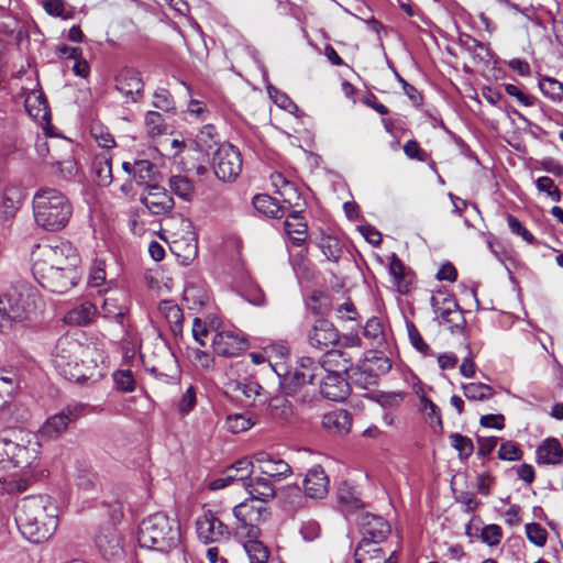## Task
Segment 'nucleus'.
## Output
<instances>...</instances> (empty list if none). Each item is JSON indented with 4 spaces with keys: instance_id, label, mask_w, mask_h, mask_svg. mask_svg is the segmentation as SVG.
<instances>
[{
    "instance_id": "f257e3e1",
    "label": "nucleus",
    "mask_w": 563,
    "mask_h": 563,
    "mask_svg": "<svg viewBox=\"0 0 563 563\" xmlns=\"http://www.w3.org/2000/svg\"><path fill=\"white\" fill-rule=\"evenodd\" d=\"M32 272L38 284L55 294H64L79 280L80 257L69 242L38 244L32 251Z\"/></svg>"
},
{
    "instance_id": "f03ea898",
    "label": "nucleus",
    "mask_w": 563,
    "mask_h": 563,
    "mask_svg": "<svg viewBox=\"0 0 563 563\" xmlns=\"http://www.w3.org/2000/svg\"><path fill=\"white\" fill-rule=\"evenodd\" d=\"M15 521L25 539L41 543L55 533L58 508L48 496H29L16 506Z\"/></svg>"
},
{
    "instance_id": "7ed1b4c3",
    "label": "nucleus",
    "mask_w": 563,
    "mask_h": 563,
    "mask_svg": "<svg viewBox=\"0 0 563 563\" xmlns=\"http://www.w3.org/2000/svg\"><path fill=\"white\" fill-rule=\"evenodd\" d=\"M181 540L179 521L165 512L153 514L141 521L137 542L141 548L167 553Z\"/></svg>"
},
{
    "instance_id": "20e7f679",
    "label": "nucleus",
    "mask_w": 563,
    "mask_h": 563,
    "mask_svg": "<svg viewBox=\"0 0 563 563\" xmlns=\"http://www.w3.org/2000/svg\"><path fill=\"white\" fill-rule=\"evenodd\" d=\"M32 207L35 223L45 231L64 229L73 216L69 199L55 188L38 189L33 197Z\"/></svg>"
},
{
    "instance_id": "39448f33",
    "label": "nucleus",
    "mask_w": 563,
    "mask_h": 563,
    "mask_svg": "<svg viewBox=\"0 0 563 563\" xmlns=\"http://www.w3.org/2000/svg\"><path fill=\"white\" fill-rule=\"evenodd\" d=\"M40 449L32 434L13 431L0 435V467L32 471L40 464Z\"/></svg>"
},
{
    "instance_id": "423d86ee",
    "label": "nucleus",
    "mask_w": 563,
    "mask_h": 563,
    "mask_svg": "<svg viewBox=\"0 0 563 563\" xmlns=\"http://www.w3.org/2000/svg\"><path fill=\"white\" fill-rule=\"evenodd\" d=\"M90 352L78 340L64 335L58 339L52 353L56 371L66 379L81 383L92 376V367L82 358Z\"/></svg>"
},
{
    "instance_id": "0eeeda50",
    "label": "nucleus",
    "mask_w": 563,
    "mask_h": 563,
    "mask_svg": "<svg viewBox=\"0 0 563 563\" xmlns=\"http://www.w3.org/2000/svg\"><path fill=\"white\" fill-rule=\"evenodd\" d=\"M351 356L344 351L332 350L325 354L324 360L320 363L324 367V373L319 375V389L320 394L332 401H342L350 394V385L346 377H349V363Z\"/></svg>"
},
{
    "instance_id": "6e6552de",
    "label": "nucleus",
    "mask_w": 563,
    "mask_h": 563,
    "mask_svg": "<svg viewBox=\"0 0 563 563\" xmlns=\"http://www.w3.org/2000/svg\"><path fill=\"white\" fill-rule=\"evenodd\" d=\"M36 296L30 291H10L0 297V332L10 333L36 316Z\"/></svg>"
},
{
    "instance_id": "1a4fd4ad",
    "label": "nucleus",
    "mask_w": 563,
    "mask_h": 563,
    "mask_svg": "<svg viewBox=\"0 0 563 563\" xmlns=\"http://www.w3.org/2000/svg\"><path fill=\"white\" fill-rule=\"evenodd\" d=\"M254 501L255 500L247 498L239 505L234 506L232 509L236 521L233 528L234 536L236 538L261 537L260 525L269 518L271 511L263 505H254Z\"/></svg>"
},
{
    "instance_id": "9d476101",
    "label": "nucleus",
    "mask_w": 563,
    "mask_h": 563,
    "mask_svg": "<svg viewBox=\"0 0 563 563\" xmlns=\"http://www.w3.org/2000/svg\"><path fill=\"white\" fill-rule=\"evenodd\" d=\"M225 511L221 508H205L196 519V533L205 544L227 543L234 531L223 521Z\"/></svg>"
},
{
    "instance_id": "9b49d317",
    "label": "nucleus",
    "mask_w": 563,
    "mask_h": 563,
    "mask_svg": "<svg viewBox=\"0 0 563 563\" xmlns=\"http://www.w3.org/2000/svg\"><path fill=\"white\" fill-rule=\"evenodd\" d=\"M324 373V367L311 357H300L297 366L283 375L280 387L286 395L300 393L307 385H314L319 375Z\"/></svg>"
},
{
    "instance_id": "f8f14e48",
    "label": "nucleus",
    "mask_w": 563,
    "mask_h": 563,
    "mask_svg": "<svg viewBox=\"0 0 563 563\" xmlns=\"http://www.w3.org/2000/svg\"><path fill=\"white\" fill-rule=\"evenodd\" d=\"M214 175L222 181H234L242 170V156L231 143L218 146L212 157Z\"/></svg>"
},
{
    "instance_id": "ddd939ff",
    "label": "nucleus",
    "mask_w": 563,
    "mask_h": 563,
    "mask_svg": "<svg viewBox=\"0 0 563 563\" xmlns=\"http://www.w3.org/2000/svg\"><path fill=\"white\" fill-rule=\"evenodd\" d=\"M88 412H90V407L88 405L79 402L70 404L60 412L49 417L42 426L41 433L45 438L56 439L66 431L71 422Z\"/></svg>"
},
{
    "instance_id": "4468645a",
    "label": "nucleus",
    "mask_w": 563,
    "mask_h": 563,
    "mask_svg": "<svg viewBox=\"0 0 563 563\" xmlns=\"http://www.w3.org/2000/svg\"><path fill=\"white\" fill-rule=\"evenodd\" d=\"M27 81V85L22 86L25 110L35 121L47 123L51 118L49 108L44 92L40 88L36 71H32V77H29Z\"/></svg>"
},
{
    "instance_id": "2eb2a0df",
    "label": "nucleus",
    "mask_w": 563,
    "mask_h": 563,
    "mask_svg": "<svg viewBox=\"0 0 563 563\" xmlns=\"http://www.w3.org/2000/svg\"><path fill=\"white\" fill-rule=\"evenodd\" d=\"M180 232L174 233L170 249L180 258L183 264L191 263L198 254V240L194 232V225L189 219L178 218Z\"/></svg>"
},
{
    "instance_id": "dca6fc26",
    "label": "nucleus",
    "mask_w": 563,
    "mask_h": 563,
    "mask_svg": "<svg viewBox=\"0 0 563 563\" xmlns=\"http://www.w3.org/2000/svg\"><path fill=\"white\" fill-rule=\"evenodd\" d=\"M253 459L255 470H257L261 475L275 483L284 481L292 474L291 466L285 460L276 455L258 452L253 455Z\"/></svg>"
},
{
    "instance_id": "f3484780",
    "label": "nucleus",
    "mask_w": 563,
    "mask_h": 563,
    "mask_svg": "<svg viewBox=\"0 0 563 563\" xmlns=\"http://www.w3.org/2000/svg\"><path fill=\"white\" fill-rule=\"evenodd\" d=\"M212 347L216 354L231 357L247 349V341L239 330H222L212 338Z\"/></svg>"
},
{
    "instance_id": "a211bd4d",
    "label": "nucleus",
    "mask_w": 563,
    "mask_h": 563,
    "mask_svg": "<svg viewBox=\"0 0 563 563\" xmlns=\"http://www.w3.org/2000/svg\"><path fill=\"white\" fill-rule=\"evenodd\" d=\"M358 526L362 536L360 542L380 544L390 533L389 523L383 517L372 514L362 515Z\"/></svg>"
},
{
    "instance_id": "6ab92c4d",
    "label": "nucleus",
    "mask_w": 563,
    "mask_h": 563,
    "mask_svg": "<svg viewBox=\"0 0 563 563\" xmlns=\"http://www.w3.org/2000/svg\"><path fill=\"white\" fill-rule=\"evenodd\" d=\"M141 202L155 216L168 213L175 205L167 190L155 184L146 187V194L141 197Z\"/></svg>"
},
{
    "instance_id": "aec40b11",
    "label": "nucleus",
    "mask_w": 563,
    "mask_h": 563,
    "mask_svg": "<svg viewBox=\"0 0 563 563\" xmlns=\"http://www.w3.org/2000/svg\"><path fill=\"white\" fill-rule=\"evenodd\" d=\"M431 303L434 312L440 318L441 323L448 324L452 332L463 328L465 322L464 316L457 302L453 298H444L442 306H440L438 298L432 297Z\"/></svg>"
},
{
    "instance_id": "412c9836",
    "label": "nucleus",
    "mask_w": 563,
    "mask_h": 563,
    "mask_svg": "<svg viewBox=\"0 0 563 563\" xmlns=\"http://www.w3.org/2000/svg\"><path fill=\"white\" fill-rule=\"evenodd\" d=\"M311 346L319 350H327L340 342V334L335 327L325 319H319L308 333Z\"/></svg>"
},
{
    "instance_id": "4be33fe9",
    "label": "nucleus",
    "mask_w": 563,
    "mask_h": 563,
    "mask_svg": "<svg viewBox=\"0 0 563 563\" xmlns=\"http://www.w3.org/2000/svg\"><path fill=\"white\" fill-rule=\"evenodd\" d=\"M115 89L125 102H136L143 91V81L134 69H122L115 77Z\"/></svg>"
},
{
    "instance_id": "5701e85b",
    "label": "nucleus",
    "mask_w": 563,
    "mask_h": 563,
    "mask_svg": "<svg viewBox=\"0 0 563 563\" xmlns=\"http://www.w3.org/2000/svg\"><path fill=\"white\" fill-rule=\"evenodd\" d=\"M306 496L312 499H322L329 492V477L324 470L317 465L311 467L303 479Z\"/></svg>"
},
{
    "instance_id": "b1692460",
    "label": "nucleus",
    "mask_w": 563,
    "mask_h": 563,
    "mask_svg": "<svg viewBox=\"0 0 563 563\" xmlns=\"http://www.w3.org/2000/svg\"><path fill=\"white\" fill-rule=\"evenodd\" d=\"M110 291L111 294L102 300L101 313L103 318L121 322L129 310L128 294L117 288Z\"/></svg>"
},
{
    "instance_id": "393cba45",
    "label": "nucleus",
    "mask_w": 563,
    "mask_h": 563,
    "mask_svg": "<svg viewBox=\"0 0 563 563\" xmlns=\"http://www.w3.org/2000/svg\"><path fill=\"white\" fill-rule=\"evenodd\" d=\"M96 545L106 559L118 556L122 552L121 537L114 527H106L96 536Z\"/></svg>"
},
{
    "instance_id": "a878e982",
    "label": "nucleus",
    "mask_w": 563,
    "mask_h": 563,
    "mask_svg": "<svg viewBox=\"0 0 563 563\" xmlns=\"http://www.w3.org/2000/svg\"><path fill=\"white\" fill-rule=\"evenodd\" d=\"M244 488L255 501L267 503L276 496L275 482L263 475L250 477L244 482Z\"/></svg>"
},
{
    "instance_id": "bb28decb",
    "label": "nucleus",
    "mask_w": 563,
    "mask_h": 563,
    "mask_svg": "<svg viewBox=\"0 0 563 563\" xmlns=\"http://www.w3.org/2000/svg\"><path fill=\"white\" fill-rule=\"evenodd\" d=\"M23 199L24 192L20 186H7L3 190L0 205V220L5 222L14 218Z\"/></svg>"
},
{
    "instance_id": "cd10ccee",
    "label": "nucleus",
    "mask_w": 563,
    "mask_h": 563,
    "mask_svg": "<svg viewBox=\"0 0 563 563\" xmlns=\"http://www.w3.org/2000/svg\"><path fill=\"white\" fill-rule=\"evenodd\" d=\"M536 462L539 465H559L563 462V446L555 438L544 439L536 450Z\"/></svg>"
},
{
    "instance_id": "c85d7f7f",
    "label": "nucleus",
    "mask_w": 563,
    "mask_h": 563,
    "mask_svg": "<svg viewBox=\"0 0 563 563\" xmlns=\"http://www.w3.org/2000/svg\"><path fill=\"white\" fill-rule=\"evenodd\" d=\"M322 427L332 434H347L352 427V417L347 410L338 409L322 417Z\"/></svg>"
},
{
    "instance_id": "c756f323",
    "label": "nucleus",
    "mask_w": 563,
    "mask_h": 563,
    "mask_svg": "<svg viewBox=\"0 0 563 563\" xmlns=\"http://www.w3.org/2000/svg\"><path fill=\"white\" fill-rule=\"evenodd\" d=\"M462 52L467 53L474 62H488L493 53L488 44L479 42L476 37H451Z\"/></svg>"
},
{
    "instance_id": "7c9ffc66",
    "label": "nucleus",
    "mask_w": 563,
    "mask_h": 563,
    "mask_svg": "<svg viewBox=\"0 0 563 563\" xmlns=\"http://www.w3.org/2000/svg\"><path fill=\"white\" fill-rule=\"evenodd\" d=\"M158 313L163 317L174 335H178L183 331L184 314L180 307L173 300H162L158 305Z\"/></svg>"
},
{
    "instance_id": "2f4dec72",
    "label": "nucleus",
    "mask_w": 563,
    "mask_h": 563,
    "mask_svg": "<svg viewBox=\"0 0 563 563\" xmlns=\"http://www.w3.org/2000/svg\"><path fill=\"white\" fill-rule=\"evenodd\" d=\"M389 560L379 544L358 542L354 551L355 563H387Z\"/></svg>"
},
{
    "instance_id": "473e14b6",
    "label": "nucleus",
    "mask_w": 563,
    "mask_h": 563,
    "mask_svg": "<svg viewBox=\"0 0 563 563\" xmlns=\"http://www.w3.org/2000/svg\"><path fill=\"white\" fill-rule=\"evenodd\" d=\"M88 285L96 288L99 294H107L115 287L114 279H107L106 264L103 261H96L90 268Z\"/></svg>"
},
{
    "instance_id": "72a5a7b5",
    "label": "nucleus",
    "mask_w": 563,
    "mask_h": 563,
    "mask_svg": "<svg viewBox=\"0 0 563 563\" xmlns=\"http://www.w3.org/2000/svg\"><path fill=\"white\" fill-rule=\"evenodd\" d=\"M20 386V377L12 369H0V408H3L13 397Z\"/></svg>"
},
{
    "instance_id": "f704fd0d",
    "label": "nucleus",
    "mask_w": 563,
    "mask_h": 563,
    "mask_svg": "<svg viewBox=\"0 0 563 563\" xmlns=\"http://www.w3.org/2000/svg\"><path fill=\"white\" fill-rule=\"evenodd\" d=\"M242 541L243 549L249 558L250 563H266L269 556V551L260 538L243 537L239 538Z\"/></svg>"
},
{
    "instance_id": "c9c22d12",
    "label": "nucleus",
    "mask_w": 563,
    "mask_h": 563,
    "mask_svg": "<svg viewBox=\"0 0 563 563\" xmlns=\"http://www.w3.org/2000/svg\"><path fill=\"white\" fill-rule=\"evenodd\" d=\"M97 310L93 303L85 301L70 309L64 317L66 323L71 325H85L91 321Z\"/></svg>"
},
{
    "instance_id": "e433bc0d",
    "label": "nucleus",
    "mask_w": 563,
    "mask_h": 563,
    "mask_svg": "<svg viewBox=\"0 0 563 563\" xmlns=\"http://www.w3.org/2000/svg\"><path fill=\"white\" fill-rule=\"evenodd\" d=\"M253 206L258 212L271 218L277 219L284 216L282 206L268 195H256L253 198Z\"/></svg>"
},
{
    "instance_id": "4c0bfd02",
    "label": "nucleus",
    "mask_w": 563,
    "mask_h": 563,
    "mask_svg": "<svg viewBox=\"0 0 563 563\" xmlns=\"http://www.w3.org/2000/svg\"><path fill=\"white\" fill-rule=\"evenodd\" d=\"M92 173L99 186H109L112 183L111 159L107 155H99L92 164Z\"/></svg>"
},
{
    "instance_id": "58836bf2",
    "label": "nucleus",
    "mask_w": 563,
    "mask_h": 563,
    "mask_svg": "<svg viewBox=\"0 0 563 563\" xmlns=\"http://www.w3.org/2000/svg\"><path fill=\"white\" fill-rule=\"evenodd\" d=\"M169 187L173 194L186 201L191 200L195 195L194 183L186 176H172L169 178Z\"/></svg>"
},
{
    "instance_id": "ea45409f",
    "label": "nucleus",
    "mask_w": 563,
    "mask_h": 563,
    "mask_svg": "<svg viewBox=\"0 0 563 563\" xmlns=\"http://www.w3.org/2000/svg\"><path fill=\"white\" fill-rule=\"evenodd\" d=\"M364 371H369L373 376H380L389 372L391 363L384 353H373L363 361Z\"/></svg>"
},
{
    "instance_id": "a19ab883",
    "label": "nucleus",
    "mask_w": 563,
    "mask_h": 563,
    "mask_svg": "<svg viewBox=\"0 0 563 563\" xmlns=\"http://www.w3.org/2000/svg\"><path fill=\"white\" fill-rule=\"evenodd\" d=\"M285 230L297 245H301L307 235V224L302 222V218L298 214L287 217L285 220Z\"/></svg>"
},
{
    "instance_id": "79ce46f5",
    "label": "nucleus",
    "mask_w": 563,
    "mask_h": 563,
    "mask_svg": "<svg viewBox=\"0 0 563 563\" xmlns=\"http://www.w3.org/2000/svg\"><path fill=\"white\" fill-rule=\"evenodd\" d=\"M462 389L468 400L483 401L494 396L493 387L483 383L463 384Z\"/></svg>"
},
{
    "instance_id": "37998d69",
    "label": "nucleus",
    "mask_w": 563,
    "mask_h": 563,
    "mask_svg": "<svg viewBox=\"0 0 563 563\" xmlns=\"http://www.w3.org/2000/svg\"><path fill=\"white\" fill-rule=\"evenodd\" d=\"M156 169L154 164L147 159H139L134 162L133 178L141 185H152L151 181L155 180Z\"/></svg>"
},
{
    "instance_id": "c03bdc74",
    "label": "nucleus",
    "mask_w": 563,
    "mask_h": 563,
    "mask_svg": "<svg viewBox=\"0 0 563 563\" xmlns=\"http://www.w3.org/2000/svg\"><path fill=\"white\" fill-rule=\"evenodd\" d=\"M219 135L217 129L212 124H206L201 128L196 136V144L202 152H209L218 144Z\"/></svg>"
},
{
    "instance_id": "a18cd8bd",
    "label": "nucleus",
    "mask_w": 563,
    "mask_h": 563,
    "mask_svg": "<svg viewBox=\"0 0 563 563\" xmlns=\"http://www.w3.org/2000/svg\"><path fill=\"white\" fill-rule=\"evenodd\" d=\"M541 92L554 102L563 101V84L551 77H542L539 80Z\"/></svg>"
},
{
    "instance_id": "49530a36",
    "label": "nucleus",
    "mask_w": 563,
    "mask_h": 563,
    "mask_svg": "<svg viewBox=\"0 0 563 563\" xmlns=\"http://www.w3.org/2000/svg\"><path fill=\"white\" fill-rule=\"evenodd\" d=\"M255 470L254 459H241L232 464L227 471H232V476L235 482H240L244 487V482H247L251 477V474Z\"/></svg>"
},
{
    "instance_id": "de8ad7c7",
    "label": "nucleus",
    "mask_w": 563,
    "mask_h": 563,
    "mask_svg": "<svg viewBox=\"0 0 563 563\" xmlns=\"http://www.w3.org/2000/svg\"><path fill=\"white\" fill-rule=\"evenodd\" d=\"M238 389L244 395L249 405L256 406L257 404H264L266 401L264 389L256 382L240 384Z\"/></svg>"
},
{
    "instance_id": "09e8293b",
    "label": "nucleus",
    "mask_w": 563,
    "mask_h": 563,
    "mask_svg": "<svg viewBox=\"0 0 563 563\" xmlns=\"http://www.w3.org/2000/svg\"><path fill=\"white\" fill-rule=\"evenodd\" d=\"M30 485V477L23 476H11L8 478H4L3 481H0V493L1 494H18L26 490V488Z\"/></svg>"
},
{
    "instance_id": "8fccbe9b",
    "label": "nucleus",
    "mask_w": 563,
    "mask_h": 563,
    "mask_svg": "<svg viewBox=\"0 0 563 563\" xmlns=\"http://www.w3.org/2000/svg\"><path fill=\"white\" fill-rule=\"evenodd\" d=\"M378 377L379 376H373V373L369 371H364L363 362L357 366H353L351 362L349 363V378L363 387L374 385Z\"/></svg>"
},
{
    "instance_id": "3c124183",
    "label": "nucleus",
    "mask_w": 563,
    "mask_h": 563,
    "mask_svg": "<svg viewBox=\"0 0 563 563\" xmlns=\"http://www.w3.org/2000/svg\"><path fill=\"white\" fill-rule=\"evenodd\" d=\"M451 445L459 452L462 460L468 459L473 451L474 444L472 440L461 433H452L450 435Z\"/></svg>"
},
{
    "instance_id": "603ef678",
    "label": "nucleus",
    "mask_w": 563,
    "mask_h": 563,
    "mask_svg": "<svg viewBox=\"0 0 563 563\" xmlns=\"http://www.w3.org/2000/svg\"><path fill=\"white\" fill-rule=\"evenodd\" d=\"M254 422L243 413L230 415L227 418L225 427L231 433H240L250 430Z\"/></svg>"
},
{
    "instance_id": "864d4df0",
    "label": "nucleus",
    "mask_w": 563,
    "mask_h": 563,
    "mask_svg": "<svg viewBox=\"0 0 563 563\" xmlns=\"http://www.w3.org/2000/svg\"><path fill=\"white\" fill-rule=\"evenodd\" d=\"M364 336L371 344H380L384 341L383 325L377 318L367 320L363 328Z\"/></svg>"
},
{
    "instance_id": "5fc2aeb1",
    "label": "nucleus",
    "mask_w": 563,
    "mask_h": 563,
    "mask_svg": "<svg viewBox=\"0 0 563 563\" xmlns=\"http://www.w3.org/2000/svg\"><path fill=\"white\" fill-rule=\"evenodd\" d=\"M389 274L393 276L399 289L407 286L406 267L395 253L390 256Z\"/></svg>"
},
{
    "instance_id": "6e6d98bb",
    "label": "nucleus",
    "mask_w": 563,
    "mask_h": 563,
    "mask_svg": "<svg viewBox=\"0 0 563 563\" xmlns=\"http://www.w3.org/2000/svg\"><path fill=\"white\" fill-rule=\"evenodd\" d=\"M113 382L120 391L132 393L135 389V378L130 369L114 372Z\"/></svg>"
},
{
    "instance_id": "4d7b16f0",
    "label": "nucleus",
    "mask_w": 563,
    "mask_h": 563,
    "mask_svg": "<svg viewBox=\"0 0 563 563\" xmlns=\"http://www.w3.org/2000/svg\"><path fill=\"white\" fill-rule=\"evenodd\" d=\"M320 247L323 255L329 261H338L342 255V247L336 238L333 236H324L321 239Z\"/></svg>"
},
{
    "instance_id": "13d9d810",
    "label": "nucleus",
    "mask_w": 563,
    "mask_h": 563,
    "mask_svg": "<svg viewBox=\"0 0 563 563\" xmlns=\"http://www.w3.org/2000/svg\"><path fill=\"white\" fill-rule=\"evenodd\" d=\"M420 410L430 419L431 424L442 427L440 408L424 395L420 396Z\"/></svg>"
},
{
    "instance_id": "bf43d9fd",
    "label": "nucleus",
    "mask_w": 563,
    "mask_h": 563,
    "mask_svg": "<svg viewBox=\"0 0 563 563\" xmlns=\"http://www.w3.org/2000/svg\"><path fill=\"white\" fill-rule=\"evenodd\" d=\"M272 184L274 187L277 188V192L285 197V201H288L290 203V195H295L296 190L294 188V185L288 181L280 173H275L271 176Z\"/></svg>"
},
{
    "instance_id": "052dcab7",
    "label": "nucleus",
    "mask_w": 563,
    "mask_h": 563,
    "mask_svg": "<svg viewBox=\"0 0 563 563\" xmlns=\"http://www.w3.org/2000/svg\"><path fill=\"white\" fill-rule=\"evenodd\" d=\"M526 533L528 540L537 547H543L547 543L548 532L539 523H527Z\"/></svg>"
},
{
    "instance_id": "680f3d73",
    "label": "nucleus",
    "mask_w": 563,
    "mask_h": 563,
    "mask_svg": "<svg viewBox=\"0 0 563 563\" xmlns=\"http://www.w3.org/2000/svg\"><path fill=\"white\" fill-rule=\"evenodd\" d=\"M536 186L539 191L547 194L553 201L559 202L561 200V192L552 178L547 176L539 177Z\"/></svg>"
},
{
    "instance_id": "e2e57ef3",
    "label": "nucleus",
    "mask_w": 563,
    "mask_h": 563,
    "mask_svg": "<svg viewBox=\"0 0 563 563\" xmlns=\"http://www.w3.org/2000/svg\"><path fill=\"white\" fill-rule=\"evenodd\" d=\"M408 336L412 346L422 354L430 352V346L423 341L422 335L412 322L407 323Z\"/></svg>"
},
{
    "instance_id": "0e129e2a",
    "label": "nucleus",
    "mask_w": 563,
    "mask_h": 563,
    "mask_svg": "<svg viewBox=\"0 0 563 563\" xmlns=\"http://www.w3.org/2000/svg\"><path fill=\"white\" fill-rule=\"evenodd\" d=\"M242 297L254 306L265 305V295L263 290L255 284H250L242 290Z\"/></svg>"
},
{
    "instance_id": "69168bd1",
    "label": "nucleus",
    "mask_w": 563,
    "mask_h": 563,
    "mask_svg": "<svg viewBox=\"0 0 563 563\" xmlns=\"http://www.w3.org/2000/svg\"><path fill=\"white\" fill-rule=\"evenodd\" d=\"M498 457L505 461H519L522 457V451L515 442L507 441L500 445Z\"/></svg>"
},
{
    "instance_id": "338daca9",
    "label": "nucleus",
    "mask_w": 563,
    "mask_h": 563,
    "mask_svg": "<svg viewBox=\"0 0 563 563\" xmlns=\"http://www.w3.org/2000/svg\"><path fill=\"white\" fill-rule=\"evenodd\" d=\"M153 106L165 112L172 111L175 108L172 95L163 88L155 91Z\"/></svg>"
},
{
    "instance_id": "774afa93",
    "label": "nucleus",
    "mask_w": 563,
    "mask_h": 563,
    "mask_svg": "<svg viewBox=\"0 0 563 563\" xmlns=\"http://www.w3.org/2000/svg\"><path fill=\"white\" fill-rule=\"evenodd\" d=\"M91 135L97 141L99 146L103 148H111L114 145V140L110 132L100 124L91 126Z\"/></svg>"
}]
</instances>
